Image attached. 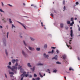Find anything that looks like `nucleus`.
Instances as JSON below:
<instances>
[{
    "label": "nucleus",
    "mask_w": 80,
    "mask_h": 80,
    "mask_svg": "<svg viewBox=\"0 0 80 80\" xmlns=\"http://www.w3.org/2000/svg\"><path fill=\"white\" fill-rule=\"evenodd\" d=\"M51 16H52V17H53V14L52 13L51 14Z\"/></svg>",
    "instance_id": "obj_43"
},
{
    "label": "nucleus",
    "mask_w": 80,
    "mask_h": 80,
    "mask_svg": "<svg viewBox=\"0 0 80 80\" xmlns=\"http://www.w3.org/2000/svg\"><path fill=\"white\" fill-rule=\"evenodd\" d=\"M53 52H54V50L53 49H52L51 52V53H53Z\"/></svg>",
    "instance_id": "obj_36"
},
{
    "label": "nucleus",
    "mask_w": 80,
    "mask_h": 80,
    "mask_svg": "<svg viewBox=\"0 0 80 80\" xmlns=\"http://www.w3.org/2000/svg\"><path fill=\"white\" fill-rule=\"evenodd\" d=\"M57 55H56L55 57L53 58L52 59V60L53 59H55V60H57Z\"/></svg>",
    "instance_id": "obj_5"
},
{
    "label": "nucleus",
    "mask_w": 80,
    "mask_h": 80,
    "mask_svg": "<svg viewBox=\"0 0 80 80\" xmlns=\"http://www.w3.org/2000/svg\"><path fill=\"white\" fill-rule=\"evenodd\" d=\"M72 25L73 24H74V22L72 21L71 23Z\"/></svg>",
    "instance_id": "obj_50"
},
{
    "label": "nucleus",
    "mask_w": 80,
    "mask_h": 80,
    "mask_svg": "<svg viewBox=\"0 0 80 80\" xmlns=\"http://www.w3.org/2000/svg\"><path fill=\"white\" fill-rule=\"evenodd\" d=\"M71 22H73V18H71Z\"/></svg>",
    "instance_id": "obj_26"
},
{
    "label": "nucleus",
    "mask_w": 80,
    "mask_h": 80,
    "mask_svg": "<svg viewBox=\"0 0 80 80\" xmlns=\"http://www.w3.org/2000/svg\"><path fill=\"white\" fill-rule=\"evenodd\" d=\"M28 77V74H24L23 76V77Z\"/></svg>",
    "instance_id": "obj_18"
},
{
    "label": "nucleus",
    "mask_w": 80,
    "mask_h": 80,
    "mask_svg": "<svg viewBox=\"0 0 80 80\" xmlns=\"http://www.w3.org/2000/svg\"><path fill=\"white\" fill-rule=\"evenodd\" d=\"M18 59H12V62L13 63H15V62H18Z\"/></svg>",
    "instance_id": "obj_2"
},
{
    "label": "nucleus",
    "mask_w": 80,
    "mask_h": 80,
    "mask_svg": "<svg viewBox=\"0 0 80 80\" xmlns=\"http://www.w3.org/2000/svg\"><path fill=\"white\" fill-rule=\"evenodd\" d=\"M24 77L23 76V77H22V78H21V80H23V77Z\"/></svg>",
    "instance_id": "obj_45"
},
{
    "label": "nucleus",
    "mask_w": 80,
    "mask_h": 80,
    "mask_svg": "<svg viewBox=\"0 0 80 80\" xmlns=\"http://www.w3.org/2000/svg\"><path fill=\"white\" fill-rule=\"evenodd\" d=\"M0 28H3V27L2 26H0Z\"/></svg>",
    "instance_id": "obj_52"
},
{
    "label": "nucleus",
    "mask_w": 80,
    "mask_h": 80,
    "mask_svg": "<svg viewBox=\"0 0 80 80\" xmlns=\"http://www.w3.org/2000/svg\"><path fill=\"white\" fill-rule=\"evenodd\" d=\"M70 35H71V37H72L73 34L72 33H71Z\"/></svg>",
    "instance_id": "obj_47"
},
{
    "label": "nucleus",
    "mask_w": 80,
    "mask_h": 80,
    "mask_svg": "<svg viewBox=\"0 0 80 80\" xmlns=\"http://www.w3.org/2000/svg\"><path fill=\"white\" fill-rule=\"evenodd\" d=\"M51 48H52L53 49H55L56 48L54 47H51Z\"/></svg>",
    "instance_id": "obj_40"
},
{
    "label": "nucleus",
    "mask_w": 80,
    "mask_h": 80,
    "mask_svg": "<svg viewBox=\"0 0 80 80\" xmlns=\"http://www.w3.org/2000/svg\"><path fill=\"white\" fill-rule=\"evenodd\" d=\"M66 8L65 6H64L63 8V9H64L63 11H65V10Z\"/></svg>",
    "instance_id": "obj_38"
},
{
    "label": "nucleus",
    "mask_w": 80,
    "mask_h": 80,
    "mask_svg": "<svg viewBox=\"0 0 80 80\" xmlns=\"http://www.w3.org/2000/svg\"><path fill=\"white\" fill-rule=\"evenodd\" d=\"M11 70L12 72L16 73H17V66H12V68H11Z\"/></svg>",
    "instance_id": "obj_1"
},
{
    "label": "nucleus",
    "mask_w": 80,
    "mask_h": 80,
    "mask_svg": "<svg viewBox=\"0 0 80 80\" xmlns=\"http://www.w3.org/2000/svg\"><path fill=\"white\" fill-rule=\"evenodd\" d=\"M66 56L65 55L62 56V58L64 60H65L66 59Z\"/></svg>",
    "instance_id": "obj_7"
},
{
    "label": "nucleus",
    "mask_w": 80,
    "mask_h": 80,
    "mask_svg": "<svg viewBox=\"0 0 80 80\" xmlns=\"http://www.w3.org/2000/svg\"><path fill=\"white\" fill-rule=\"evenodd\" d=\"M9 73L10 75H13L14 74V73L13 72H9Z\"/></svg>",
    "instance_id": "obj_11"
},
{
    "label": "nucleus",
    "mask_w": 80,
    "mask_h": 80,
    "mask_svg": "<svg viewBox=\"0 0 80 80\" xmlns=\"http://www.w3.org/2000/svg\"><path fill=\"white\" fill-rule=\"evenodd\" d=\"M37 80H40V78H36Z\"/></svg>",
    "instance_id": "obj_39"
},
{
    "label": "nucleus",
    "mask_w": 80,
    "mask_h": 80,
    "mask_svg": "<svg viewBox=\"0 0 80 80\" xmlns=\"http://www.w3.org/2000/svg\"><path fill=\"white\" fill-rule=\"evenodd\" d=\"M57 52L58 53H59V51H58V50H57Z\"/></svg>",
    "instance_id": "obj_46"
},
{
    "label": "nucleus",
    "mask_w": 80,
    "mask_h": 80,
    "mask_svg": "<svg viewBox=\"0 0 80 80\" xmlns=\"http://www.w3.org/2000/svg\"><path fill=\"white\" fill-rule=\"evenodd\" d=\"M8 68L10 69H11V68H12L10 66H8Z\"/></svg>",
    "instance_id": "obj_32"
},
{
    "label": "nucleus",
    "mask_w": 80,
    "mask_h": 80,
    "mask_svg": "<svg viewBox=\"0 0 80 80\" xmlns=\"http://www.w3.org/2000/svg\"><path fill=\"white\" fill-rule=\"evenodd\" d=\"M35 67H33L32 69V71L33 72H34V71L35 70Z\"/></svg>",
    "instance_id": "obj_21"
},
{
    "label": "nucleus",
    "mask_w": 80,
    "mask_h": 80,
    "mask_svg": "<svg viewBox=\"0 0 80 80\" xmlns=\"http://www.w3.org/2000/svg\"><path fill=\"white\" fill-rule=\"evenodd\" d=\"M34 77H37V75H36V74H34Z\"/></svg>",
    "instance_id": "obj_34"
},
{
    "label": "nucleus",
    "mask_w": 80,
    "mask_h": 80,
    "mask_svg": "<svg viewBox=\"0 0 80 80\" xmlns=\"http://www.w3.org/2000/svg\"><path fill=\"white\" fill-rule=\"evenodd\" d=\"M36 50L37 51H40V48H36Z\"/></svg>",
    "instance_id": "obj_22"
},
{
    "label": "nucleus",
    "mask_w": 80,
    "mask_h": 80,
    "mask_svg": "<svg viewBox=\"0 0 80 80\" xmlns=\"http://www.w3.org/2000/svg\"><path fill=\"white\" fill-rule=\"evenodd\" d=\"M23 42L24 44L25 45V46H27V44H26V43H25V41H23Z\"/></svg>",
    "instance_id": "obj_30"
},
{
    "label": "nucleus",
    "mask_w": 80,
    "mask_h": 80,
    "mask_svg": "<svg viewBox=\"0 0 80 80\" xmlns=\"http://www.w3.org/2000/svg\"><path fill=\"white\" fill-rule=\"evenodd\" d=\"M28 67H32V66H31V65H30V63H28Z\"/></svg>",
    "instance_id": "obj_8"
},
{
    "label": "nucleus",
    "mask_w": 80,
    "mask_h": 80,
    "mask_svg": "<svg viewBox=\"0 0 80 80\" xmlns=\"http://www.w3.org/2000/svg\"><path fill=\"white\" fill-rule=\"evenodd\" d=\"M31 38V40H32V41H33L35 40V39H34L33 38Z\"/></svg>",
    "instance_id": "obj_25"
},
{
    "label": "nucleus",
    "mask_w": 80,
    "mask_h": 80,
    "mask_svg": "<svg viewBox=\"0 0 80 80\" xmlns=\"http://www.w3.org/2000/svg\"><path fill=\"white\" fill-rule=\"evenodd\" d=\"M18 67H18V70H19V69H20V68H22V66H20V65H18Z\"/></svg>",
    "instance_id": "obj_14"
},
{
    "label": "nucleus",
    "mask_w": 80,
    "mask_h": 80,
    "mask_svg": "<svg viewBox=\"0 0 80 80\" xmlns=\"http://www.w3.org/2000/svg\"><path fill=\"white\" fill-rule=\"evenodd\" d=\"M5 51L6 52V54L7 56L8 55V52H7V50L6 49L5 50Z\"/></svg>",
    "instance_id": "obj_15"
},
{
    "label": "nucleus",
    "mask_w": 80,
    "mask_h": 80,
    "mask_svg": "<svg viewBox=\"0 0 80 80\" xmlns=\"http://www.w3.org/2000/svg\"><path fill=\"white\" fill-rule=\"evenodd\" d=\"M71 33H73V30L72 29H71Z\"/></svg>",
    "instance_id": "obj_41"
},
{
    "label": "nucleus",
    "mask_w": 80,
    "mask_h": 80,
    "mask_svg": "<svg viewBox=\"0 0 80 80\" xmlns=\"http://www.w3.org/2000/svg\"><path fill=\"white\" fill-rule=\"evenodd\" d=\"M2 20H5V18H2Z\"/></svg>",
    "instance_id": "obj_61"
},
{
    "label": "nucleus",
    "mask_w": 80,
    "mask_h": 80,
    "mask_svg": "<svg viewBox=\"0 0 80 80\" xmlns=\"http://www.w3.org/2000/svg\"><path fill=\"white\" fill-rule=\"evenodd\" d=\"M64 79H65V80H66V77H64Z\"/></svg>",
    "instance_id": "obj_64"
},
{
    "label": "nucleus",
    "mask_w": 80,
    "mask_h": 80,
    "mask_svg": "<svg viewBox=\"0 0 80 80\" xmlns=\"http://www.w3.org/2000/svg\"><path fill=\"white\" fill-rule=\"evenodd\" d=\"M29 77H30V78H32V75H30L29 76Z\"/></svg>",
    "instance_id": "obj_53"
},
{
    "label": "nucleus",
    "mask_w": 80,
    "mask_h": 80,
    "mask_svg": "<svg viewBox=\"0 0 80 80\" xmlns=\"http://www.w3.org/2000/svg\"><path fill=\"white\" fill-rule=\"evenodd\" d=\"M4 46H6V44H5V42L4 43Z\"/></svg>",
    "instance_id": "obj_56"
},
{
    "label": "nucleus",
    "mask_w": 80,
    "mask_h": 80,
    "mask_svg": "<svg viewBox=\"0 0 80 80\" xmlns=\"http://www.w3.org/2000/svg\"><path fill=\"white\" fill-rule=\"evenodd\" d=\"M78 31H80V28H78Z\"/></svg>",
    "instance_id": "obj_59"
},
{
    "label": "nucleus",
    "mask_w": 80,
    "mask_h": 80,
    "mask_svg": "<svg viewBox=\"0 0 80 80\" xmlns=\"http://www.w3.org/2000/svg\"><path fill=\"white\" fill-rule=\"evenodd\" d=\"M15 66H16V67H17L18 66V63L17 62H16V63L15 65Z\"/></svg>",
    "instance_id": "obj_29"
},
{
    "label": "nucleus",
    "mask_w": 80,
    "mask_h": 80,
    "mask_svg": "<svg viewBox=\"0 0 80 80\" xmlns=\"http://www.w3.org/2000/svg\"><path fill=\"white\" fill-rule=\"evenodd\" d=\"M20 71L21 73H23V71H24V70H23V69L21 68L20 69Z\"/></svg>",
    "instance_id": "obj_9"
},
{
    "label": "nucleus",
    "mask_w": 80,
    "mask_h": 80,
    "mask_svg": "<svg viewBox=\"0 0 80 80\" xmlns=\"http://www.w3.org/2000/svg\"><path fill=\"white\" fill-rule=\"evenodd\" d=\"M65 1H63V5H65Z\"/></svg>",
    "instance_id": "obj_35"
},
{
    "label": "nucleus",
    "mask_w": 80,
    "mask_h": 80,
    "mask_svg": "<svg viewBox=\"0 0 80 80\" xmlns=\"http://www.w3.org/2000/svg\"><path fill=\"white\" fill-rule=\"evenodd\" d=\"M67 47H68V48H69V46L68 45H67Z\"/></svg>",
    "instance_id": "obj_57"
},
{
    "label": "nucleus",
    "mask_w": 80,
    "mask_h": 80,
    "mask_svg": "<svg viewBox=\"0 0 80 80\" xmlns=\"http://www.w3.org/2000/svg\"><path fill=\"white\" fill-rule=\"evenodd\" d=\"M41 25H42V27H43V22H41Z\"/></svg>",
    "instance_id": "obj_54"
},
{
    "label": "nucleus",
    "mask_w": 80,
    "mask_h": 80,
    "mask_svg": "<svg viewBox=\"0 0 80 80\" xmlns=\"http://www.w3.org/2000/svg\"><path fill=\"white\" fill-rule=\"evenodd\" d=\"M39 75L40 76V77L41 78H42L43 77V76H42V74H41V73L40 72H39Z\"/></svg>",
    "instance_id": "obj_20"
},
{
    "label": "nucleus",
    "mask_w": 80,
    "mask_h": 80,
    "mask_svg": "<svg viewBox=\"0 0 80 80\" xmlns=\"http://www.w3.org/2000/svg\"><path fill=\"white\" fill-rule=\"evenodd\" d=\"M44 57H45V58H48V55H46V54L44 53Z\"/></svg>",
    "instance_id": "obj_6"
},
{
    "label": "nucleus",
    "mask_w": 80,
    "mask_h": 80,
    "mask_svg": "<svg viewBox=\"0 0 80 80\" xmlns=\"http://www.w3.org/2000/svg\"><path fill=\"white\" fill-rule=\"evenodd\" d=\"M2 7H3L4 5L3 4V2H2Z\"/></svg>",
    "instance_id": "obj_42"
},
{
    "label": "nucleus",
    "mask_w": 80,
    "mask_h": 80,
    "mask_svg": "<svg viewBox=\"0 0 80 80\" xmlns=\"http://www.w3.org/2000/svg\"><path fill=\"white\" fill-rule=\"evenodd\" d=\"M78 4H79V3H78V2H76V5H78Z\"/></svg>",
    "instance_id": "obj_44"
},
{
    "label": "nucleus",
    "mask_w": 80,
    "mask_h": 80,
    "mask_svg": "<svg viewBox=\"0 0 80 80\" xmlns=\"http://www.w3.org/2000/svg\"><path fill=\"white\" fill-rule=\"evenodd\" d=\"M70 26H73V24L72 23H70Z\"/></svg>",
    "instance_id": "obj_51"
},
{
    "label": "nucleus",
    "mask_w": 80,
    "mask_h": 80,
    "mask_svg": "<svg viewBox=\"0 0 80 80\" xmlns=\"http://www.w3.org/2000/svg\"><path fill=\"white\" fill-rule=\"evenodd\" d=\"M15 28V26L13 24H12V28Z\"/></svg>",
    "instance_id": "obj_17"
},
{
    "label": "nucleus",
    "mask_w": 80,
    "mask_h": 80,
    "mask_svg": "<svg viewBox=\"0 0 80 80\" xmlns=\"http://www.w3.org/2000/svg\"><path fill=\"white\" fill-rule=\"evenodd\" d=\"M11 64H12L11 62H9V65H11Z\"/></svg>",
    "instance_id": "obj_48"
},
{
    "label": "nucleus",
    "mask_w": 80,
    "mask_h": 80,
    "mask_svg": "<svg viewBox=\"0 0 80 80\" xmlns=\"http://www.w3.org/2000/svg\"><path fill=\"white\" fill-rule=\"evenodd\" d=\"M9 33V32H8L7 33V38H8Z\"/></svg>",
    "instance_id": "obj_23"
},
{
    "label": "nucleus",
    "mask_w": 80,
    "mask_h": 80,
    "mask_svg": "<svg viewBox=\"0 0 80 80\" xmlns=\"http://www.w3.org/2000/svg\"><path fill=\"white\" fill-rule=\"evenodd\" d=\"M57 64H61V63L60 62H56Z\"/></svg>",
    "instance_id": "obj_28"
},
{
    "label": "nucleus",
    "mask_w": 80,
    "mask_h": 80,
    "mask_svg": "<svg viewBox=\"0 0 80 80\" xmlns=\"http://www.w3.org/2000/svg\"><path fill=\"white\" fill-rule=\"evenodd\" d=\"M22 53L23 55H25V53L23 52V51H22Z\"/></svg>",
    "instance_id": "obj_16"
},
{
    "label": "nucleus",
    "mask_w": 80,
    "mask_h": 80,
    "mask_svg": "<svg viewBox=\"0 0 80 80\" xmlns=\"http://www.w3.org/2000/svg\"><path fill=\"white\" fill-rule=\"evenodd\" d=\"M5 77H6V78H7V75L5 74Z\"/></svg>",
    "instance_id": "obj_60"
},
{
    "label": "nucleus",
    "mask_w": 80,
    "mask_h": 80,
    "mask_svg": "<svg viewBox=\"0 0 80 80\" xmlns=\"http://www.w3.org/2000/svg\"><path fill=\"white\" fill-rule=\"evenodd\" d=\"M60 27L61 28H63V23H61Z\"/></svg>",
    "instance_id": "obj_10"
},
{
    "label": "nucleus",
    "mask_w": 80,
    "mask_h": 80,
    "mask_svg": "<svg viewBox=\"0 0 80 80\" xmlns=\"http://www.w3.org/2000/svg\"><path fill=\"white\" fill-rule=\"evenodd\" d=\"M22 73L23 74H26V73H27V72H23Z\"/></svg>",
    "instance_id": "obj_33"
},
{
    "label": "nucleus",
    "mask_w": 80,
    "mask_h": 80,
    "mask_svg": "<svg viewBox=\"0 0 80 80\" xmlns=\"http://www.w3.org/2000/svg\"><path fill=\"white\" fill-rule=\"evenodd\" d=\"M9 22L10 23H12V22L11 21V19L10 18L9 19Z\"/></svg>",
    "instance_id": "obj_19"
},
{
    "label": "nucleus",
    "mask_w": 80,
    "mask_h": 80,
    "mask_svg": "<svg viewBox=\"0 0 80 80\" xmlns=\"http://www.w3.org/2000/svg\"><path fill=\"white\" fill-rule=\"evenodd\" d=\"M18 23L21 24V25H22V27H24V28L25 29H26V28L25 27V26H24V25H23V24L21 23L20 22H18Z\"/></svg>",
    "instance_id": "obj_3"
},
{
    "label": "nucleus",
    "mask_w": 80,
    "mask_h": 80,
    "mask_svg": "<svg viewBox=\"0 0 80 80\" xmlns=\"http://www.w3.org/2000/svg\"><path fill=\"white\" fill-rule=\"evenodd\" d=\"M65 28L66 30H68V27H66Z\"/></svg>",
    "instance_id": "obj_49"
},
{
    "label": "nucleus",
    "mask_w": 80,
    "mask_h": 80,
    "mask_svg": "<svg viewBox=\"0 0 80 80\" xmlns=\"http://www.w3.org/2000/svg\"><path fill=\"white\" fill-rule=\"evenodd\" d=\"M78 60H80V58H79V57H78Z\"/></svg>",
    "instance_id": "obj_58"
},
{
    "label": "nucleus",
    "mask_w": 80,
    "mask_h": 80,
    "mask_svg": "<svg viewBox=\"0 0 80 80\" xmlns=\"http://www.w3.org/2000/svg\"><path fill=\"white\" fill-rule=\"evenodd\" d=\"M8 5H9V6H10V7H12V5H11L10 4H8Z\"/></svg>",
    "instance_id": "obj_55"
},
{
    "label": "nucleus",
    "mask_w": 80,
    "mask_h": 80,
    "mask_svg": "<svg viewBox=\"0 0 80 80\" xmlns=\"http://www.w3.org/2000/svg\"><path fill=\"white\" fill-rule=\"evenodd\" d=\"M77 19V18H75V20H76Z\"/></svg>",
    "instance_id": "obj_62"
},
{
    "label": "nucleus",
    "mask_w": 80,
    "mask_h": 80,
    "mask_svg": "<svg viewBox=\"0 0 80 80\" xmlns=\"http://www.w3.org/2000/svg\"><path fill=\"white\" fill-rule=\"evenodd\" d=\"M44 48H47V44H45L44 45Z\"/></svg>",
    "instance_id": "obj_13"
},
{
    "label": "nucleus",
    "mask_w": 80,
    "mask_h": 80,
    "mask_svg": "<svg viewBox=\"0 0 80 80\" xmlns=\"http://www.w3.org/2000/svg\"><path fill=\"white\" fill-rule=\"evenodd\" d=\"M53 72H54V73H56L57 72V70H53Z\"/></svg>",
    "instance_id": "obj_27"
},
{
    "label": "nucleus",
    "mask_w": 80,
    "mask_h": 80,
    "mask_svg": "<svg viewBox=\"0 0 80 80\" xmlns=\"http://www.w3.org/2000/svg\"><path fill=\"white\" fill-rule=\"evenodd\" d=\"M29 48L30 50H34L35 49L34 48H32L31 47H29Z\"/></svg>",
    "instance_id": "obj_4"
},
{
    "label": "nucleus",
    "mask_w": 80,
    "mask_h": 80,
    "mask_svg": "<svg viewBox=\"0 0 80 80\" xmlns=\"http://www.w3.org/2000/svg\"><path fill=\"white\" fill-rule=\"evenodd\" d=\"M69 70H73V69H72V68H70Z\"/></svg>",
    "instance_id": "obj_37"
},
{
    "label": "nucleus",
    "mask_w": 80,
    "mask_h": 80,
    "mask_svg": "<svg viewBox=\"0 0 80 80\" xmlns=\"http://www.w3.org/2000/svg\"><path fill=\"white\" fill-rule=\"evenodd\" d=\"M5 22H6V21H5V20L3 22L5 23Z\"/></svg>",
    "instance_id": "obj_63"
},
{
    "label": "nucleus",
    "mask_w": 80,
    "mask_h": 80,
    "mask_svg": "<svg viewBox=\"0 0 80 80\" xmlns=\"http://www.w3.org/2000/svg\"><path fill=\"white\" fill-rule=\"evenodd\" d=\"M67 23L68 24H70V21H68Z\"/></svg>",
    "instance_id": "obj_31"
},
{
    "label": "nucleus",
    "mask_w": 80,
    "mask_h": 80,
    "mask_svg": "<svg viewBox=\"0 0 80 80\" xmlns=\"http://www.w3.org/2000/svg\"><path fill=\"white\" fill-rule=\"evenodd\" d=\"M0 12H3V13H5V12L3 11V10H2V9H0Z\"/></svg>",
    "instance_id": "obj_24"
},
{
    "label": "nucleus",
    "mask_w": 80,
    "mask_h": 80,
    "mask_svg": "<svg viewBox=\"0 0 80 80\" xmlns=\"http://www.w3.org/2000/svg\"><path fill=\"white\" fill-rule=\"evenodd\" d=\"M39 65H43V64L38 63L37 64V66H39Z\"/></svg>",
    "instance_id": "obj_12"
}]
</instances>
